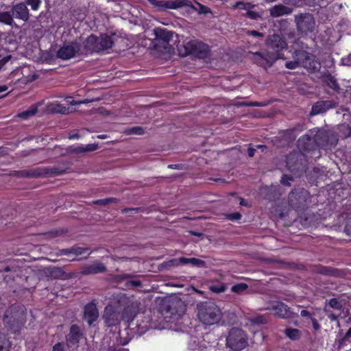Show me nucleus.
I'll use <instances>...</instances> for the list:
<instances>
[{
	"label": "nucleus",
	"instance_id": "nucleus-61",
	"mask_svg": "<svg viewBox=\"0 0 351 351\" xmlns=\"http://www.w3.org/2000/svg\"><path fill=\"white\" fill-rule=\"evenodd\" d=\"M240 204L242 206H247V203L245 202V201L243 199H241Z\"/></svg>",
	"mask_w": 351,
	"mask_h": 351
},
{
	"label": "nucleus",
	"instance_id": "nucleus-13",
	"mask_svg": "<svg viewBox=\"0 0 351 351\" xmlns=\"http://www.w3.org/2000/svg\"><path fill=\"white\" fill-rule=\"evenodd\" d=\"M265 309L271 311L275 316L280 318H285L289 315V307L281 302H274Z\"/></svg>",
	"mask_w": 351,
	"mask_h": 351
},
{
	"label": "nucleus",
	"instance_id": "nucleus-17",
	"mask_svg": "<svg viewBox=\"0 0 351 351\" xmlns=\"http://www.w3.org/2000/svg\"><path fill=\"white\" fill-rule=\"evenodd\" d=\"M82 337L80 328L76 325H72L70 332L66 336V342L69 346L77 344Z\"/></svg>",
	"mask_w": 351,
	"mask_h": 351
},
{
	"label": "nucleus",
	"instance_id": "nucleus-28",
	"mask_svg": "<svg viewBox=\"0 0 351 351\" xmlns=\"http://www.w3.org/2000/svg\"><path fill=\"white\" fill-rule=\"evenodd\" d=\"M0 22L6 25H12L13 23L12 16L8 12H0Z\"/></svg>",
	"mask_w": 351,
	"mask_h": 351
},
{
	"label": "nucleus",
	"instance_id": "nucleus-6",
	"mask_svg": "<svg viewBox=\"0 0 351 351\" xmlns=\"http://www.w3.org/2000/svg\"><path fill=\"white\" fill-rule=\"evenodd\" d=\"M294 58L300 60L301 66L310 71L316 72L321 67L320 62L315 59V57L305 51H295L294 52Z\"/></svg>",
	"mask_w": 351,
	"mask_h": 351
},
{
	"label": "nucleus",
	"instance_id": "nucleus-21",
	"mask_svg": "<svg viewBox=\"0 0 351 351\" xmlns=\"http://www.w3.org/2000/svg\"><path fill=\"white\" fill-rule=\"evenodd\" d=\"M330 108L329 101H321L317 102L313 107L311 112V115L318 114L326 111Z\"/></svg>",
	"mask_w": 351,
	"mask_h": 351
},
{
	"label": "nucleus",
	"instance_id": "nucleus-9",
	"mask_svg": "<svg viewBox=\"0 0 351 351\" xmlns=\"http://www.w3.org/2000/svg\"><path fill=\"white\" fill-rule=\"evenodd\" d=\"M121 311L117 303L108 305L104 310L103 315L105 323L108 326H113L118 324L122 319L120 315Z\"/></svg>",
	"mask_w": 351,
	"mask_h": 351
},
{
	"label": "nucleus",
	"instance_id": "nucleus-60",
	"mask_svg": "<svg viewBox=\"0 0 351 351\" xmlns=\"http://www.w3.org/2000/svg\"><path fill=\"white\" fill-rule=\"evenodd\" d=\"M191 234L192 235H194V236H197V237H200L202 235V233H197V232H191Z\"/></svg>",
	"mask_w": 351,
	"mask_h": 351
},
{
	"label": "nucleus",
	"instance_id": "nucleus-7",
	"mask_svg": "<svg viewBox=\"0 0 351 351\" xmlns=\"http://www.w3.org/2000/svg\"><path fill=\"white\" fill-rule=\"evenodd\" d=\"M82 40H75L69 44L64 45L58 51V57L63 60H69L79 53H83L81 45Z\"/></svg>",
	"mask_w": 351,
	"mask_h": 351
},
{
	"label": "nucleus",
	"instance_id": "nucleus-27",
	"mask_svg": "<svg viewBox=\"0 0 351 351\" xmlns=\"http://www.w3.org/2000/svg\"><path fill=\"white\" fill-rule=\"evenodd\" d=\"M285 333L292 340H297L300 337V332L296 328H287L285 330Z\"/></svg>",
	"mask_w": 351,
	"mask_h": 351
},
{
	"label": "nucleus",
	"instance_id": "nucleus-36",
	"mask_svg": "<svg viewBox=\"0 0 351 351\" xmlns=\"http://www.w3.org/2000/svg\"><path fill=\"white\" fill-rule=\"evenodd\" d=\"M209 289L213 293H219L225 291L226 287L224 285H217L210 286Z\"/></svg>",
	"mask_w": 351,
	"mask_h": 351
},
{
	"label": "nucleus",
	"instance_id": "nucleus-55",
	"mask_svg": "<svg viewBox=\"0 0 351 351\" xmlns=\"http://www.w3.org/2000/svg\"><path fill=\"white\" fill-rule=\"evenodd\" d=\"M91 101H89L88 99H84V100H82V101H77V105H80V104H88L89 102H90Z\"/></svg>",
	"mask_w": 351,
	"mask_h": 351
},
{
	"label": "nucleus",
	"instance_id": "nucleus-64",
	"mask_svg": "<svg viewBox=\"0 0 351 351\" xmlns=\"http://www.w3.org/2000/svg\"><path fill=\"white\" fill-rule=\"evenodd\" d=\"M257 147H258V148H263V147H265L263 145H258Z\"/></svg>",
	"mask_w": 351,
	"mask_h": 351
},
{
	"label": "nucleus",
	"instance_id": "nucleus-49",
	"mask_svg": "<svg viewBox=\"0 0 351 351\" xmlns=\"http://www.w3.org/2000/svg\"><path fill=\"white\" fill-rule=\"evenodd\" d=\"M300 315L302 317H310L311 319V314L308 311H306V310H302L300 313Z\"/></svg>",
	"mask_w": 351,
	"mask_h": 351
},
{
	"label": "nucleus",
	"instance_id": "nucleus-29",
	"mask_svg": "<svg viewBox=\"0 0 351 351\" xmlns=\"http://www.w3.org/2000/svg\"><path fill=\"white\" fill-rule=\"evenodd\" d=\"M293 60L287 61L285 63V67L289 69H295L299 66H301V61L298 58H294V53L293 54Z\"/></svg>",
	"mask_w": 351,
	"mask_h": 351
},
{
	"label": "nucleus",
	"instance_id": "nucleus-43",
	"mask_svg": "<svg viewBox=\"0 0 351 351\" xmlns=\"http://www.w3.org/2000/svg\"><path fill=\"white\" fill-rule=\"evenodd\" d=\"M246 14L251 19H256L258 16V14L252 11L251 9L247 10Z\"/></svg>",
	"mask_w": 351,
	"mask_h": 351
},
{
	"label": "nucleus",
	"instance_id": "nucleus-52",
	"mask_svg": "<svg viewBox=\"0 0 351 351\" xmlns=\"http://www.w3.org/2000/svg\"><path fill=\"white\" fill-rule=\"evenodd\" d=\"M8 86H6V85L1 86H0V93L5 92L6 90H8ZM1 97H2V96H0V98H1Z\"/></svg>",
	"mask_w": 351,
	"mask_h": 351
},
{
	"label": "nucleus",
	"instance_id": "nucleus-26",
	"mask_svg": "<svg viewBox=\"0 0 351 351\" xmlns=\"http://www.w3.org/2000/svg\"><path fill=\"white\" fill-rule=\"evenodd\" d=\"M64 251V254L72 253L75 256H80V255H82L84 254H86V257L89 256L90 254V252H89L88 248H84V247H73L70 250H66Z\"/></svg>",
	"mask_w": 351,
	"mask_h": 351
},
{
	"label": "nucleus",
	"instance_id": "nucleus-31",
	"mask_svg": "<svg viewBox=\"0 0 351 351\" xmlns=\"http://www.w3.org/2000/svg\"><path fill=\"white\" fill-rule=\"evenodd\" d=\"M126 133L128 134H134V135H142L144 134V130L142 127L136 126L128 128L126 130Z\"/></svg>",
	"mask_w": 351,
	"mask_h": 351
},
{
	"label": "nucleus",
	"instance_id": "nucleus-25",
	"mask_svg": "<svg viewBox=\"0 0 351 351\" xmlns=\"http://www.w3.org/2000/svg\"><path fill=\"white\" fill-rule=\"evenodd\" d=\"M324 80L325 83L332 89L337 90L339 89V86L333 76L330 74L324 75Z\"/></svg>",
	"mask_w": 351,
	"mask_h": 351
},
{
	"label": "nucleus",
	"instance_id": "nucleus-41",
	"mask_svg": "<svg viewBox=\"0 0 351 351\" xmlns=\"http://www.w3.org/2000/svg\"><path fill=\"white\" fill-rule=\"evenodd\" d=\"M291 178H289L287 176H284L281 179V182L285 185H290V181L291 180Z\"/></svg>",
	"mask_w": 351,
	"mask_h": 351
},
{
	"label": "nucleus",
	"instance_id": "nucleus-30",
	"mask_svg": "<svg viewBox=\"0 0 351 351\" xmlns=\"http://www.w3.org/2000/svg\"><path fill=\"white\" fill-rule=\"evenodd\" d=\"M250 321L254 324H264L267 322V317L265 315H258L257 317H252Z\"/></svg>",
	"mask_w": 351,
	"mask_h": 351
},
{
	"label": "nucleus",
	"instance_id": "nucleus-51",
	"mask_svg": "<svg viewBox=\"0 0 351 351\" xmlns=\"http://www.w3.org/2000/svg\"><path fill=\"white\" fill-rule=\"evenodd\" d=\"M10 56H7L4 58H3L1 61H0V66H3L4 64H5L9 60H10Z\"/></svg>",
	"mask_w": 351,
	"mask_h": 351
},
{
	"label": "nucleus",
	"instance_id": "nucleus-45",
	"mask_svg": "<svg viewBox=\"0 0 351 351\" xmlns=\"http://www.w3.org/2000/svg\"><path fill=\"white\" fill-rule=\"evenodd\" d=\"M311 321H312L313 328L316 330H319L320 328V325L319 324L317 321L313 317H311Z\"/></svg>",
	"mask_w": 351,
	"mask_h": 351
},
{
	"label": "nucleus",
	"instance_id": "nucleus-11",
	"mask_svg": "<svg viewBox=\"0 0 351 351\" xmlns=\"http://www.w3.org/2000/svg\"><path fill=\"white\" fill-rule=\"evenodd\" d=\"M269 51L271 54L280 53L282 57L281 51L287 47V43L279 35H272L268 40Z\"/></svg>",
	"mask_w": 351,
	"mask_h": 351
},
{
	"label": "nucleus",
	"instance_id": "nucleus-8",
	"mask_svg": "<svg viewBox=\"0 0 351 351\" xmlns=\"http://www.w3.org/2000/svg\"><path fill=\"white\" fill-rule=\"evenodd\" d=\"M297 29L302 34H306L315 29V21L310 14H302L295 16Z\"/></svg>",
	"mask_w": 351,
	"mask_h": 351
},
{
	"label": "nucleus",
	"instance_id": "nucleus-63",
	"mask_svg": "<svg viewBox=\"0 0 351 351\" xmlns=\"http://www.w3.org/2000/svg\"><path fill=\"white\" fill-rule=\"evenodd\" d=\"M169 168H176L177 167L176 165H169Z\"/></svg>",
	"mask_w": 351,
	"mask_h": 351
},
{
	"label": "nucleus",
	"instance_id": "nucleus-56",
	"mask_svg": "<svg viewBox=\"0 0 351 351\" xmlns=\"http://www.w3.org/2000/svg\"><path fill=\"white\" fill-rule=\"evenodd\" d=\"M138 210V208H125V209L123 210V213H128L130 210H131V211H137Z\"/></svg>",
	"mask_w": 351,
	"mask_h": 351
},
{
	"label": "nucleus",
	"instance_id": "nucleus-39",
	"mask_svg": "<svg viewBox=\"0 0 351 351\" xmlns=\"http://www.w3.org/2000/svg\"><path fill=\"white\" fill-rule=\"evenodd\" d=\"M324 311L326 312L328 317L331 320V321H337V316L336 315H335L334 313H332L331 311H330L329 310L327 309L326 307L324 308Z\"/></svg>",
	"mask_w": 351,
	"mask_h": 351
},
{
	"label": "nucleus",
	"instance_id": "nucleus-22",
	"mask_svg": "<svg viewBox=\"0 0 351 351\" xmlns=\"http://www.w3.org/2000/svg\"><path fill=\"white\" fill-rule=\"evenodd\" d=\"M38 112V105L34 104L32 105L29 109L25 110L22 112H20L17 114V117L21 118L24 120H27L30 117H33Z\"/></svg>",
	"mask_w": 351,
	"mask_h": 351
},
{
	"label": "nucleus",
	"instance_id": "nucleus-35",
	"mask_svg": "<svg viewBox=\"0 0 351 351\" xmlns=\"http://www.w3.org/2000/svg\"><path fill=\"white\" fill-rule=\"evenodd\" d=\"M253 6L252 5L251 3H245L243 2H241V1H239V2H237L234 5H233V8H238V9H240V10H250V9H252Z\"/></svg>",
	"mask_w": 351,
	"mask_h": 351
},
{
	"label": "nucleus",
	"instance_id": "nucleus-50",
	"mask_svg": "<svg viewBox=\"0 0 351 351\" xmlns=\"http://www.w3.org/2000/svg\"><path fill=\"white\" fill-rule=\"evenodd\" d=\"M130 283L134 287H140L141 285V282L140 280H131Z\"/></svg>",
	"mask_w": 351,
	"mask_h": 351
},
{
	"label": "nucleus",
	"instance_id": "nucleus-33",
	"mask_svg": "<svg viewBox=\"0 0 351 351\" xmlns=\"http://www.w3.org/2000/svg\"><path fill=\"white\" fill-rule=\"evenodd\" d=\"M118 202V200L116 198L109 197V198H106V199H98V200L94 201L93 204L101 205V206H106L109 204H111L113 202Z\"/></svg>",
	"mask_w": 351,
	"mask_h": 351
},
{
	"label": "nucleus",
	"instance_id": "nucleus-3",
	"mask_svg": "<svg viewBox=\"0 0 351 351\" xmlns=\"http://www.w3.org/2000/svg\"><path fill=\"white\" fill-rule=\"evenodd\" d=\"M113 43L110 36L101 35L100 37H96L90 35L83 42V51L86 53L100 52L112 47Z\"/></svg>",
	"mask_w": 351,
	"mask_h": 351
},
{
	"label": "nucleus",
	"instance_id": "nucleus-15",
	"mask_svg": "<svg viewBox=\"0 0 351 351\" xmlns=\"http://www.w3.org/2000/svg\"><path fill=\"white\" fill-rule=\"evenodd\" d=\"M106 270L104 265L100 262H94L82 268V273L85 275L103 273Z\"/></svg>",
	"mask_w": 351,
	"mask_h": 351
},
{
	"label": "nucleus",
	"instance_id": "nucleus-54",
	"mask_svg": "<svg viewBox=\"0 0 351 351\" xmlns=\"http://www.w3.org/2000/svg\"><path fill=\"white\" fill-rule=\"evenodd\" d=\"M254 152H255V149L254 148H249L248 151H247L249 156H250V157L254 156Z\"/></svg>",
	"mask_w": 351,
	"mask_h": 351
},
{
	"label": "nucleus",
	"instance_id": "nucleus-32",
	"mask_svg": "<svg viewBox=\"0 0 351 351\" xmlns=\"http://www.w3.org/2000/svg\"><path fill=\"white\" fill-rule=\"evenodd\" d=\"M21 176L25 177H38L41 175V172L38 169H32L21 171Z\"/></svg>",
	"mask_w": 351,
	"mask_h": 351
},
{
	"label": "nucleus",
	"instance_id": "nucleus-42",
	"mask_svg": "<svg viewBox=\"0 0 351 351\" xmlns=\"http://www.w3.org/2000/svg\"><path fill=\"white\" fill-rule=\"evenodd\" d=\"M346 232L347 234L351 237V219L347 222Z\"/></svg>",
	"mask_w": 351,
	"mask_h": 351
},
{
	"label": "nucleus",
	"instance_id": "nucleus-57",
	"mask_svg": "<svg viewBox=\"0 0 351 351\" xmlns=\"http://www.w3.org/2000/svg\"><path fill=\"white\" fill-rule=\"evenodd\" d=\"M350 337H351V328L346 333V338L348 339Z\"/></svg>",
	"mask_w": 351,
	"mask_h": 351
},
{
	"label": "nucleus",
	"instance_id": "nucleus-4",
	"mask_svg": "<svg viewBox=\"0 0 351 351\" xmlns=\"http://www.w3.org/2000/svg\"><path fill=\"white\" fill-rule=\"evenodd\" d=\"M117 305L121 312L122 319L126 322L133 320L136 316L139 303L132 298H128L124 294L117 295Z\"/></svg>",
	"mask_w": 351,
	"mask_h": 351
},
{
	"label": "nucleus",
	"instance_id": "nucleus-62",
	"mask_svg": "<svg viewBox=\"0 0 351 351\" xmlns=\"http://www.w3.org/2000/svg\"><path fill=\"white\" fill-rule=\"evenodd\" d=\"M97 137H98L99 138L104 139V138H106V136H105V135H99Z\"/></svg>",
	"mask_w": 351,
	"mask_h": 351
},
{
	"label": "nucleus",
	"instance_id": "nucleus-47",
	"mask_svg": "<svg viewBox=\"0 0 351 351\" xmlns=\"http://www.w3.org/2000/svg\"><path fill=\"white\" fill-rule=\"evenodd\" d=\"M241 217V215L240 213H236L232 214L230 216V219L232 220H237V219H240Z\"/></svg>",
	"mask_w": 351,
	"mask_h": 351
},
{
	"label": "nucleus",
	"instance_id": "nucleus-58",
	"mask_svg": "<svg viewBox=\"0 0 351 351\" xmlns=\"http://www.w3.org/2000/svg\"><path fill=\"white\" fill-rule=\"evenodd\" d=\"M79 135L77 134H72L69 136L70 139L79 138Z\"/></svg>",
	"mask_w": 351,
	"mask_h": 351
},
{
	"label": "nucleus",
	"instance_id": "nucleus-44",
	"mask_svg": "<svg viewBox=\"0 0 351 351\" xmlns=\"http://www.w3.org/2000/svg\"><path fill=\"white\" fill-rule=\"evenodd\" d=\"M5 346V339L4 335L0 332V350Z\"/></svg>",
	"mask_w": 351,
	"mask_h": 351
},
{
	"label": "nucleus",
	"instance_id": "nucleus-18",
	"mask_svg": "<svg viewBox=\"0 0 351 351\" xmlns=\"http://www.w3.org/2000/svg\"><path fill=\"white\" fill-rule=\"evenodd\" d=\"M156 39L161 40L163 42L168 43L173 36L171 32L162 27H156L154 29Z\"/></svg>",
	"mask_w": 351,
	"mask_h": 351
},
{
	"label": "nucleus",
	"instance_id": "nucleus-1",
	"mask_svg": "<svg viewBox=\"0 0 351 351\" xmlns=\"http://www.w3.org/2000/svg\"><path fill=\"white\" fill-rule=\"evenodd\" d=\"M179 54L182 56L193 55L199 58H205L209 53V47L197 39L185 38L178 46Z\"/></svg>",
	"mask_w": 351,
	"mask_h": 351
},
{
	"label": "nucleus",
	"instance_id": "nucleus-19",
	"mask_svg": "<svg viewBox=\"0 0 351 351\" xmlns=\"http://www.w3.org/2000/svg\"><path fill=\"white\" fill-rule=\"evenodd\" d=\"M298 157L302 158L301 155L298 154H290L287 158V165L289 169L291 171H303L304 169V167L302 164H294L293 160L295 159L298 160Z\"/></svg>",
	"mask_w": 351,
	"mask_h": 351
},
{
	"label": "nucleus",
	"instance_id": "nucleus-53",
	"mask_svg": "<svg viewBox=\"0 0 351 351\" xmlns=\"http://www.w3.org/2000/svg\"><path fill=\"white\" fill-rule=\"evenodd\" d=\"M245 105L248 106H263V104L258 103V102L245 104Z\"/></svg>",
	"mask_w": 351,
	"mask_h": 351
},
{
	"label": "nucleus",
	"instance_id": "nucleus-24",
	"mask_svg": "<svg viewBox=\"0 0 351 351\" xmlns=\"http://www.w3.org/2000/svg\"><path fill=\"white\" fill-rule=\"evenodd\" d=\"M49 110L53 112L60 114H68L70 112L69 108L58 103L51 104L49 106Z\"/></svg>",
	"mask_w": 351,
	"mask_h": 351
},
{
	"label": "nucleus",
	"instance_id": "nucleus-14",
	"mask_svg": "<svg viewBox=\"0 0 351 351\" xmlns=\"http://www.w3.org/2000/svg\"><path fill=\"white\" fill-rule=\"evenodd\" d=\"M99 313L96 305L90 303L86 305L84 308V319L89 325H91L98 317Z\"/></svg>",
	"mask_w": 351,
	"mask_h": 351
},
{
	"label": "nucleus",
	"instance_id": "nucleus-20",
	"mask_svg": "<svg viewBox=\"0 0 351 351\" xmlns=\"http://www.w3.org/2000/svg\"><path fill=\"white\" fill-rule=\"evenodd\" d=\"M291 12V8L282 5H275L270 9V14L274 17L289 14Z\"/></svg>",
	"mask_w": 351,
	"mask_h": 351
},
{
	"label": "nucleus",
	"instance_id": "nucleus-37",
	"mask_svg": "<svg viewBox=\"0 0 351 351\" xmlns=\"http://www.w3.org/2000/svg\"><path fill=\"white\" fill-rule=\"evenodd\" d=\"M328 305L335 309L339 310L341 308V304L339 301L336 298L330 299L328 301Z\"/></svg>",
	"mask_w": 351,
	"mask_h": 351
},
{
	"label": "nucleus",
	"instance_id": "nucleus-38",
	"mask_svg": "<svg viewBox=\"0 0 351 351\" xmlns=\"http://www.w3.org/2000/svg\"><path fill=\"white\" fill-rule=\"evenodd\" d=\"M27 3L32 10H37L40 6V0H27Z\"/></svg>",
	"mask_w": 351,
	"mask_h": 351
},
{
	"label": "nucleus",
	"instance_id": "nucleus-2",
	"mask_svg": "<svg viewBox=\"0 0 351 351\" xmlns=\"http://www.w3.org/2000/svg\"><path fill=\"white\" fill-rule=\"evenodd\" d=\"M197 311L198 318L204 324L213 325L221 319V311L215 303L202 302L197 305Z\"/></svg>",
	"mask_w": 351,
	"mask_h": 351
},
{
	"label": "nucleus",
	"instance_id": "nucleus-23",
	"mask_svg": "<svg viewBox=\"0 0 351 351\" xmlns=\"http://www.w3.org/2000/svg\"><path fill=\"white\" fill-rule=\"evenodd\" d=\"M97 145L95 144H88L86 145H81L72 147L71 151L77 154H80L86 152L95 151L97 149Z\"/></svg>",
	"mask_w": 351,
	"mask_h": 351
},
{
	"label": "nucleus",
	"instance_id": "nucleus-5",
	"mask_svg": "<svg viewBox=\"0 0 351 351\" xmlns=\"http://www.w3.org/2000/svg\"><path fill=\"white\" fill-rule=\"evenodd\" d=\"M226 343L233 351L241 350L247 344L246 335L241 329L232 328L226 338Z\"/></svg>",
	"mask_w": 351,
	"mask_h": 351
},
{
	"label": "nucleus",
	"instance_id": "nucleus-16",
	"mask_svg": "<svg viewBox=\"0 0 351 351\" xmlns=\"http://www.w3.org/2000/svg\"><path fill=\"white\" fill-rule=\"evenodd\" d=\"M13 15L16 18L27 21L29 19V11L24 3H19L12 8Z\"/></svg>",
	"mask_w": 351,
	"mask_h": 351
},
{
	"label": "nucleus",
	"instance_id": "nucleus-40",
	"mask_svg": "<svg viewBox=\"0 0 351 351\" xmlns=\"http://www.w3.org/2000/svg\"><path fill=\"white\" fill-rule=\"evenodd\" d=\"M64 345L62 343H56L53 348V351H64Z\"/></svg>",
	"mask_w": 351,
	"mask_h": 351
},
{
	"label": "nucleus",
	"instance_id": "nucleus-59",
	"mask_svg": "<svg viewBox=\"0 0 351 351\" xmlns=\"http://www.w3.org/2000/svg\"><path fill=\"white\" fill-rule=\"evenodd\" d=\"M317 136H328V134L324 132H321L318 134Z\"/></svg>",
	"mask_w": 351,
	"mask_h": 351
},
{
	"label": "nucleus",
	"instance_id": "nucleus-12",
	"mask_svg": "<svg viewBox=\"0 0 351 351\" xmlns=\"http://www.w3.org/2000/svg\"><path fill=\"white\" fill-rule=\"evenodd\" d=\"M169 267H177L180 265L191 264L193 266L203 267H205L204 261L196 258H185L181 257L176 259H172L167 263Z\"/></svg>",
	"mask_w": 351,
	"mask_h": 351
},
{
	"label": "nucleus",
	"instance_id": "nucleus-46",
	"mask_svg": "<svg viewBox=\"0 0 351 351\" xmlns=\"http://www.w3.org/2000/svg\"><path fill=\"white\" fill-rule=\"evenodd\" d=\"M247 34L250 35V36H263V34L262 33H260V32H258L257 31H254V30L248 31Z\"/></svg>",
	"mask_w": 351,
	"mask_h": 351
},
{
	"label": "nucleus",
	"instance_id": "nucleus-34",
	"mask_svg": "<svg viewBox=\"0 0 351 351\" xmlns=\"http://www.w3.org/2000/svg\"><path fill=\"white\" fill-rule=\"evenodd\" d=\"M247 288V285L245 283H240L235 285L232 287L231 290L233 292L241 293L243 291H245Z\"/></svg>",
	"mask_w": 351,
	"mask_h": 351
},
{
	"label": "nucleus",
	"instance_id": "nucleus-48",
	"mask_svg": "<svg viewBox=\"0 0 351 351\" xmlns=\"http://www.w3.org/2000/svg\"><path fill=\"white\" fill-rule=\"evenodd\" d=\"M66 101L69 105H77V101L73 100L71 97H66Z\"/></svg>",
	"mask_w": 351,
	"mask_h": 351
},
{
	"label": "nucleus",
	"instance_id": "nucleus-10",
	"mask_svg": "<svg viewBox=\"0 0 351 351\" xmlns=\"http://www.w3.org/2000/svg\"><path fill=\"white\" fill-rule=\"evenodd\" d=\"M279 58L284 59L280 53L271 54L268 51L266 54L260 52H256L253 54L252 59L258 64L261 66H271L272 64Z\"/></svg>",
	"mask_w": 351,
	"mask_h": 351
}]
</instances>
